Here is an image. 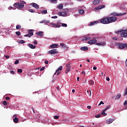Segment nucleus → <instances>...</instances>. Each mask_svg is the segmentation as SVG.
<instances>
[{"label": "nucleus", "mask_w": 127, "mask_h": 127, "mask_svg": "<svg viewBox=\"0 0 127 127\" xmlns=\"http://www.w3.org/2000/svg\"><path fill=\"white\" fill-rule=\"evenodd\" d=\"M117 19H118V18L115 16L108 17L101 19L100 22L103 24H109V23L116 22Z\"/></svg>", "instance_id": "1"}, {"label": "nucleus", "mask_w": 127, "mask_h": 127, "mask_svg": "<svg viewBox=\"0 0 127 127\" xmlns=\"http://www.w3.org/2000/svg\"><path fill=\"white\" fill-rule=\"evenodd\" d=\"M13 7L9 6L8 9L15 10L16 9V8H18V9H21V8H23V7H24V4L20 2H16L13 4Z\"/></svg>", "instance_id": "2"}, {"label": "nucleus", "mask_w": 127, "mask_h": 127, "mask_svg": "<svg viewBox=\"0 0 127 127\" xmlns=\"http://www.w3.org/2000/svg\"><path fill=\"white\" fill-rule=\"evenodd\" d=\"M116 45L120 49H127V44H123V43H117Z\"/></svg>", "instance_id": "3"}, {"label": "nucleus", "mask_w": 127, "mask_h": 127, "mask_svg": "<svg viewBox=\"0 0 127 127\" xmlns=\"http://www.w3.org/2000/svg\"><path fill=\"white\" fill-rule=\"evenodd\" d=\"M125 14H127V13H118L117 12H113L111 14V15H113V16H123V15H125Z\"/></svg>", "instance_id": "4"}, {"label": "nucleus", "mask_w": 127, "mask_h": 127, "mask_svg": "<svg viewBox=\"0 0 127 127\" xmlns=\"http://www.w3.org/2000/svg\"><path fill=\"white\" fill-rule=\"evenodd\" d=\"M28 34L25 35V37H31L33 35V30H29L28 31Z\"/></svg>", "instance_id": "5"}, {"label": "nucleus", "mask_w": 127, "mask_h": 127, "mask_svg": "<svg viewBox=\"0 0 127 127\" xmlns=\"http://www.w3.org/2000/svg\"><path fill=\"white\" fill-rule=\"evenodd\" d=\"M62 69H63V66H60L58 69H57L56 70V72L54 74V75H59V74H60V73H61V70H62Z\"/></svg>", "instance_id": "6"}, {"label": "nucleus", "mask_w": 127, "mask_h": 127, "mask_svg": "<svg viewBox=\"0 0 127 127\" xmlns=\"http://www.w3.org/2000/svg\"><path fill=\"white\" fill-rule=\"evenodd\" d=\"M121 37H127V31L126 30H121Z\"/></svg>", "instance_id": "7"}, {"label": "nucleus", "mask_w": 127, "mask_h": 127, "mask_svg": "<svg viewBox=\"0 0 127 127\" xmlns=\"http://www.w3.org/2000/svg\"><path fill=\"white\" fill-rule=\"evenodd\" d=\"M88 44H95V43H97V40L93 39V40H90L88 42Z\"/></svg>", "instance_id": "8"}, {"label": "nucleus", "mask_w": 127, "mask_h": 127, "mask_svg": "<svg viewBox=\"0 0 127 127\" xmlns=\"http://www.w3.org/2000/svg\"><path fill=\"white\" fill-rule=\"evenodd\" d=\"M48 53H49V54H55V53H57V49L51 50L49 51Z\"/></svg>", "instance_id": "9"}, {"label": "nucleus", "mask_w": 127, "mask_h": 127, "mask_svg": "<svg viewBox=\"0 0 127 127\" xmlns=\"http://www.w3.org/2000/svg\"><path fill=\"white\" fill-rule=\"evenodd\" d=\"M50 26H51V27H61V25L56 24L54 23H51Z\"/></svg>", "instance_id": "10"}, {"label": "nucleus", "mask_w": 127, "mask_h": 127, "mask_svg": "<svg viewBox=\"0 0 127 127\" xmlns=\"http://www.w3.org/2000/svg\"><path fill=\"white\" fill-rule=\"evenodd\" d=\"M95 45H98V46H105V45H106V42H102L100 43H96Z\"/></svg>", "instance_id": "11"}, {"label": "nucleus", "mask_w": 127, "mask_h": 127, "mask_svg": "<svg viewBox=\"0 0 127 127\" xmlns=\"http://www.w3.org/2000/svg\"><path fill=\"white\" fill-rule=\"evenodd\" d=\"M31 5H32L33 7H35V8H36V9H38V8H39V6L36 3H32Z\"/></svg>", "instance_id": "12"}, {"label": "nucleus", "mask_w": 127, "mask_h": 127, "mask_svg": "<svg viewBox=\"0 0 127 127\" xmlns=\"http://www.w3.org/2000/svg\"><path fill=\"white\" fill-rule=\"evenodd\" d=\"M66 70H65V73L66 74H68V72H69V71L70 70V64H68L66 65Z\"/></svg>", "instance_id": "13"}, {"label": "nucleus", "mask_w": 127, "mask_h": 127, "mask_svg": "<svg viewBox=\"0 0 127 127\" xmlns=\"http://www.w3.org/2000/svg\"><path fill=\"white\" fill-rule=\"evenodd\" d=\"M43 33L44 32L42 31H39L38 32L36 33V34H37L38 36H43Z\"/></svg>", "instance_id": "14"}, {"label": "nucleus", "mask_w": 127, "mask_h": 127, "mask_svg": "<svg viewBox=\"0 0 127 127\" xmlns=\"http://www.w3.org/2000/svg\"><path fill=\"white\" fill-rule=\"evenodd\" d=\"M113 122H114L113 120L109 119L106 121V123L107 124V125H110V124H112V123H113Z\"/></svg>", "instance_id": "15"}, {"label": "nucleus", "mask_w": 127, "mask_h": 127, "mask_svg": "<svg viewBox=\"0 0 127 127\" xmlns=\"http://www.w3.org/2000/svg\"><path fill=\"white\" fill-rule=\"evenodd\" d=\"M89 48L87 47H82L80 48V50H82L83 51H86V50H88Z\"/></svg>", "instance_id": "16"}, {"label": "nucleus", "mask_w": 127, "mask_h": 127, "mask_svg": "<svg viewBox=\"0 0 127 127\" xmlns=\"http://www.w3.org/2000/svg\"><path fill=\"white\" fill-rule=\"evenodd\" d=\"M105 7V5H102L96 7V9H97V10L102 9V8H104V7Z\"/></svg>", "instance_id": "17"}, {"label": "nucleus", "mask_w": 127, "mask_h": 127, "mask_svg": "<svg viewBox=\"0 0 127 127\" xmlns=\"http://www.w3.org/2000/svg\"><path fill=\"white\" fill-rule=\"evenodd\" d=\"M58 8L60 9V10H61L62 9H63V4H60L58 6Z\"/></svg>", "instance_id": "18"}, {"label": "nucleus", "mask_w": 127, "mask_h": 127, "mask_svg": "<svg viewBox=\"0 0 127 127\" xmlns=\"http://www.w3.org/2000/svg\"><path fill=\"white\" fill-rule=\"evenodd\" d=\"M28 47H30V48H31V49H35V46H33V45L29 44L28 45Z\"/></svg>", "instance_id": "19"}, {"label": "nucleus", "mask_w": 127, "mask_h": 127, "mask_svg": "<svg viewBox=\"0 0 127 127\" xmlns=\"http://www.w3.org/2000/svg\"><path fill=\"white\" fill-rule=\"evenodd\" d=\"M58 46V45L57 44H54L50 46L51 48H56Z\"/></svg>", "instance_id": "20"}, {"label": "nucleus", "mask_w": 127, "mask_h": 127, "mask_svg": "<svg viewBox=\"0 0 127 127\" xmlns=\"http://www.w3.org/2000/svg\"><path fill=\"white\" fill-rule=\"evenodd\" d=\"M100 1H101L100 0H95L93 1V4H98V3H100Z\"/></svg>", "instance_id": "21"}, {"label": "nucleus", "mask_w": 127, "mask_h": 127, "mask_svg": "<svg viewBox=\"0 0 127 127\" xmlns=\"http://www.w3.org/2000/svg\"><path fill=\"white\" fill-rule=\"evenodd\" d=\"M13 121L15 124H17V123H18V118L15 117L14 119H13Z\"/></svg>", "instance_id": "22"}, {"label": "nucleus", "mask_w": 127, "mask_h": 127, "mask_svg": "<svg viewBox=\"0 0 127 127\" xmlns=\"http://www.w3.org/2000/svg\"><path fill=\"white\" fill-rule=\"evenodd\" d=\"M78 12L80 14H84V13H85V11H84V10L79 9L78 10Z\"/></svg>", "instance_id": "23"}, {"label": "nucleus", "mask_w": 127, "mask_h": 127, "mask_svg": "<svg viewBox=\"0 0 127 127\" xmlns=\"http://www.w3.org/2000/svg\"><path fill=\"white\" fill-rule=\"evenodd\" d=\"M96 23H98V22L97 21H94L93 22H92L90 23V24L89 25H90V26H92V25H95Z\"/></svg>", "instance_id": "24"}, {"label": "nucleus", "mask_w": 127, "mask_h": 127, "mask_svg": "<svg viewBox=\"0 0 127 127\" xmlns=\"http://www.w3.org/2000/svg\"><path fill=\"white\" fill-rule=\"evenodd\" d=\"M49 22H50L49 21L45 20L40 22V23H49Z\"/></svg>", "instance_id": "25"}, {"label": "nucleus", "mask_w": 127, "mask_h": 127, "mask_svg": "<svg viewBox=\"0 0 127 127\" xmlns=\"http://www.w3.org/2000/svg\"><path fill=\"white\" fill-rule=\"evenodd\" d=\"M60 46H61L62 48H67V46L64 44H61Z\"/></svg>", "instance_id": "26"}, {"label": "nucleus", "mask_w": 127, "mask_h": 127, "mask_svg": "<svg viewBox=\"0 0 127 127\" xmlns=\"http://www.w3.org/2000/svg\"><path fill=\"white\" fill-rule=\"evenodd\" d=\"M18 43H20V44H23V43H25V41L23 40H20L18 41Z\"/></svg>", "instance_id": "27"}, {"label": "nucleus", "mask_w": 127, "mask_h": 127, "mask_svg": "<svg viewBox=\"0 0 127 127\" xmlns=\"http://www.w3.org/2000/svg\"><path fill=\"white\" fill-rule=\"evenodd\" d=\"M121 98V94L119 93L116 97V100H119Z\"/></svg>", "instance_id": "28"}, {"label": "nucleus", "mask_w": 127, "mask_h": 127, "mask_svg": "<svg viewBox=\"0 0 127 127\" xmlns=\"http://www.w3.org/2000/svg\"><path fill=\"white\" fill-rule=\"evenodd\" d=\"M42 13H43L44 14H46L47 13V10H43L41 11Z\"/></svg>", "instance_id": "29"}, {"label": "nucleus", "mask_w": 127, "mask_h": 127, "mask_svg": "<svg viewBox=\"0 0 127 127\" xmlns=\"http://www.w3.org/2000/svg\"><path fill=\"white\" fill-rule=\"evenodd\" d=\"M87 93L88 94L89 96L91 97V95H92V92L91 91V90H87Z\"/></svg>", "instance_id": "30"}, {"label": "nucleus", "mask_w": 127, "mask_h": 127, "mask_svg": "<svg viewBox=\"0 0 127 127\" xmlns=\"http://www.w3.org/2000/svg\"><path fill=\"white\" fill-rule=\"evenodd\" d=\"M89 83L90 85H94V80H89Z\"/></svg>", "instance_id": "31"}, {"label": "nucleus", "mask_w": 127, "mask_h": 127, "mask_svg": "<svg viewBox=\"0 0 127 127\" xmlns=\"http://www.w3.org/2000/svg\"><path fill=\"white\" fill-rule=\"evenodd\" d=\"M16 28V29H20V28H21V26L20 25H17Z\"/></svg>", "instance_id": "32"}, {"label": "nucleus", "mask_w": 127, "mask_h": 127, "mask_svg": "<svg viewBox=\"0 0 127 127\" xmlns=\"http://www.w3.org/2000/svg\"><path fill=\"white\" fill-rule=\"evenodd\" d=\"M15 34H16V35H17V36H19V35H20L21 34V33H20V32H19V31H17L15 32Z\"/></svg>", "instance_id": "33"}, {"label": "nucleus", "mask_w": 127, "mask_h": 127, "mask_svg": "<svg viewBox=\"0 0 127 127\" xmlns=\"http://www.w3.org/2000/svg\"><path fill=\"white\" fill-rule=\"evenodd\" d=\"M28 11H29L30 12H33V13L35 12V10L32 9H29Z\"/></svg>", "instance_id": "34"}, {"label": "nucleus", "mask_w": 127, "mask_h": 127, "mask_svg": "<svg viewBox=\"0 0 127 127\" xmlns=\"http://www.w3.org/2000/svg\"><path fill=\"white\" fill-rule=\"evenodd\" d=\"M2 104L4 106H7V102H6V101H4Z\"/></svg>", "instance_id": "35"}, {"label": "nucleus", "mask_w": 127, "mask_h": 127, "mask_svg": "<svg viewBox=\"0 0 127 127\" xmlns=\"http://www.w3.org/2000/svg\"><path fill=\"white\" fill-rule=\"evenodd\" d=\"M85 40L88 41V40H91V37H85Z\"/></svg>", "instance_id": "36"}, {"label": "nucleus", "mask_w": 127, "mask_h": 127, "mask_svg": "<svg viewBox=\"0 0 127 127\" xmlns=\"http://www.w3.org/2000/svg\"><path fill=\"white\" fill-rule=\"evenodd\" d=\"M127 95V88L124 91V96H126Z\"/></svg>", "instance_id": "37"}, {"label": "nucleus", "mask_w": 127, "mask_h": 127, "mask_svg": "<svg viewBox=\"0 0 127 127\" xmlns=\"http://www.w3.org/2000/svg\"><path fill=\"white\" fill-rule=\"evenodd\" d=\"M62 26H63V27H67V24L62 23Z\"/></svg>", "instance_id": "38"}, {"label": "nucleus", "mask_w": 127, "mask_h": 127, "mask_svg": "<svg viewBox=\"0 0 127 127\" xmlns=\"http://www.w3.org/2000/svg\"><path fill=\"white\" fill-rule=\"evenodd\" d=\"M105 112H106V111H105V110H104L101 113V115H104V116H107V113H105Z\"/></svg>", "instance_id": "39"}, {"label": "nucleus", "mask_w": 127, "mask_h": 127, "mask_svg": "<svg viewBox=\"0 0 127 127\" xmlns=\"http://www.w3.org/2000/svg\"><path fill=\"white\" fill-rule=\"evenodd\" d=\"M101 116H102L101 114L96 115L95 116V118H96L97 119H98V118H100Z\"/></svg>", "instance_id": "40"}, {"label": "nucleus", "mask_w": 127, "mask_h": 127, "mask_svg": "<svg viewBox=\"0 0 127 127\" xmlns=\"http://www.w3.org/2000/svg\"><path fill=\"white\" fill-rule=\"evenodd\" d=\"M110 108H111V105H109L108 106H107L105 109V111H107V110H109V109H110Z\"/></svg>", "instance_id": "41"}, {"label": "nucleus", "mask_w": 127, "mask_h": 127, "mask_svg": "<svg viewBox=\"0 0 127 127\" xmlns=\"http://www.w3.org/2000/svg\"><path fill=\"white\" fill-rule=\"evenodd\" d=\"M54 119H55V120H58V119H59V116H55L54 117Z\"/></svg>", "instance_id": "42"}, {"label": "nucleus", "mask_w": 127, "mask_h": 127, "mask_svg": "<svg viewBox=\"0 0 127 127\" xmlns=\"http://www.w3.org/2000/svg\"><path fill=\"white\" fill-rule=\"evenodd\" d=\"M17 72H18V73H22V69H17Z\"/></svg>", "instance_id": "43"}, {"label": "nucleus", "mask_w": 127, "mask_h": 127, "mask_svg": "<svg viewBox=\"0 0 127 127\" xmlns=\"http://www.w3.org/2000/svg\"><path fill=\"white\" fill-rule=\"evenodd\" d=\"M19 63V61L16 60V61H15V63H14V64H15V65H17V64H18Z\"/></svg>", "instance_id": "44"}, {"label": "nucleus", "mask_w": 127, "mask_h": 127, "mask_svg": "<svg viewBox=\"0 0 127 127\" xmlns=\"http://www.w3.org/2000/svg\"><path fill=\"white\" fill-rule=\"evenodd\" d=\"M58 15H59V16H63L62 12H58Z\"/></svg>", "instance_id": "45"}, {"label": "nucleus", "mask_w": 127, "mask_h": 127, "mask_svg": "<svg viewBox=\"0 0 127 127\" xmlns=\"http://www.w3.org/2000/svg\"><path fill=\"white\" fill-rule=\"evenodd\" d=\"M62 14H63V16H65V15H66L67 13H66V12H63Z\"/></svg>", "instance_id": "46"}, {"label": "nucleus", "mask_w": 127, "mask_h": 127, "mask_svg": "<svg viewBox=\"0 0 127 127\" xmlns=\"http://www.w3.org/2000/svg\"><path fill=\"white\" fill-rule=\"evenodd\" d=\"M116 33H118V34H120V33H122V31H120V30H118L117 31H116Z\"/></svg>", "instance_id": "47"}, {"label": "nucleus", "mask_w": 127, "mask_h": 127, "mask_svg": "<svg viewBox=\"0 0 127 127\" xmlns=\"http://www.w3.org/2000/svg\"><path fill=\"white\" fill-rule=\"evenodd\" d=\"M50 0L51 2H56V0Z\"/></svg>", "instance_id": "48"}, {"label": "nucleus", "mask_w": 127, "mask_h": 127, "mask_svg": "<svg viewBox=\"0 0 127 127\" xmlns=\"http://www.w3.org/2000/svg\"><path fill=\"white\" fill-rule=\"evenodd\" d=\"M44 69H45V67L43 66L42 67L41 69H40V71H43V70H44Z\"/></svg>", "instance_id": "49"}, {"label": "nucleus", "mask_w": 127, "mask_h": 127, "mask_svg": "<svg viewBox=\"0 0 127 127\" xmlns=\"http://www.w3.org/2000/svg\"><path fill=\"white\" fill-rule=\"evenodd\" d=\"M81 74H83V75H86V72H85V71L82 70Z\"/></svg>", "instance_id": "50"}, {"label": "nucleus", "mask_w": 127, "mask_h": 127, "mask_svg": "<svg viewBox=\"0 0 127 127\" xmlns=\"http://www.w3.org/2000/svg\"><path fill=\"white\" fill-rule=\"evenodd\" d=\"M58 18V17L57 16H54L52 17V18H54V19H56Z\"/></svg>", "instance_id": "51"}, {"label": "nucleus", "mask_w": 127, "mask_h": 127, "mask_svg": "<svg viewBox=\"0 0 127 127\" xmlns=\"http://www.w3.org/2000/svg\"><path fill=\"white\" fill-rule=\"evenodd\" d=\"M101 105H104V102L103 101H101L99 104V106Z\"/></svg>", "instance_id": "52"}, {"label": "nucleus", "mask_w": 127, "mask_h": 127, "mask_svg": "<svg viewBox=\"0 0 127 127\" xmlns=\"http://www.w3.org/2000/svg\"><path fill=\"white\" fill-rule=\"evenodd\" d=\"M48 63H49V62H48V61H47V60L45 61V64H48Z\"/></svg>", "instance_id": "53"}, {"label": "nucleus", "mask_w": 127, "mask_h": 127, "mask_svg": "<svg viewBox=\"0 0 127 127\" xmlns=\"http://www.w3.org/2000/svg\"><path fill=\"white\" fill-rule=\"evenodd\" d=\"M81 40H82V41H84L86 40V38H85V37H83V38L81 39Z\"/></svg>", "instance_id": "54"}, {"label": "nucleus", "mask_w": 127, "mask_h": 127, "mask_svg": "<svg viewBox=\"0 0 127 127\" xmlns=\"http://www.w3.org/2000/svg\"><path fill=\"white\" fill-rule=\"evenodd\" d=\"M10 73L11 74H14V71H13V70H11V71H10Z\"/></svg>", "instance_id": "55"}, {"label": "nucleus", "mask_w": 127, "mask_h": 127, "mask_svg": "<svg viewBox=\"0 0 127 127\" xmlns=\"http://www.w3.org/2000/svg\"><path fill=\"white\" fill-rule=\"evenodd\" d=\"M124 105H127V100L125 101Z\"/></svg>", "instance_id": "56"}, {"label": "nucleus", "mask_w": 127, "mask_h": 127, "mask_svg": "<svg viewBox=\"0 0 127 127\" xmlns=\"http://www.w3.org/2000/svg\"><path fill=\"white\" fill-rule=\"evenodd\" d=\"M87 109H91V108H92V107L91 106H87Z\"/></svg>", "instance_id": "57"}, {"label": "nucleus", "mask_w": 127, "mask_h": 127, "mask_svg": "<svg viewBox=\"0 0 127 127\" xmlns=\"http://www.w3.org/2000/svg\"><path fill=\"white\" fill-rule=\"evenodd\" d=\"M5 57L6 59H8L9 58V56H5Z\"/></svg>", "instance_id": "58"}, {"label": "nucleus", "mask_w": 127, "mask_h": 127, "mask_svg": "<svg viewBox=\"0 0 127 127\" xmlns=\"http://www.w3.org/2000/svg\"><path fill=\"white\" fill-rule=\"evenodd\" d=\"M34 44H37V41L35 40L34 41Z\"/></svg>", "instance_id": "59"}, {"label": "nucleus", "mask_w": 127, "mask_h": 127, "mask_svg": "<svg viewBox=\"0 0 127 127\" xmlns=\"http://www.w3.org/2000/svg\"><path fill=\"white\" fill-rule=\"evenodd\" d=\"M5 100H9V97H5Z\"/></svg>", "instance_id": "60"}, {"label": "nucleus", "mask_w": 127, "mask_h": 127, "mask_svg": "<svg viewBox=\"0 0 127 127\" xmlns=\"http://www.w3.org/2000/svg\"><path fill=\"white\" fill-rule=\"evenodd\" d=\"M106 80H107V81H110V78L106 77Z\"/></svg>", "instance_id": "61"}, {"label": "nucleus", "mask_w": 127, "mask_h": 127, "mask_svg": "<svg viewBox=\"0 0 127 127\" xmlns=\"http://www.w3.org/2000/svg\"><path fill=\"white\" fill-rule=\"evenodd\" d=\"M80 77H77V81L79 82V81H80Z\"/></svg>", "instance_id": "62"}, {"label": "nucleus", "mask_w": 127, "mask_h": 127, "mask_svg": "<svg viewBox=\"0 0 127 127\" xmlns=\"http://www.w3.org/2000/svg\"><path fill=\"white\" fill-rule=\"evenodd\" d=\"M97 69V67L94 66L93 67V70H96Z\"/></svg>", "instance_id": "63"}, {"label": "nucleus", "mask_w": 127, "mask_h": 127, "mask_svg": "<svg viewBox=\"0 0 127 127\" xmlns=\"http://www.w3.org/2000/svg\"><path fill=\"white\" fill-rule=\"evenodd\" d=\"M72 93H75V89H72Z\"/></svg>", "instance_id": "64"}]
</instances>
